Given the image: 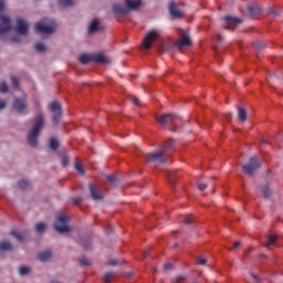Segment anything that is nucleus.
Instances as JSON below:
<instances>
[{"mask_svg":"<svg viewBox=\"0 0 283 283\" xmlns=\"http://www.w3.org/2000/svg\"><path fill=\"white\" fill-rule=\"evenodd\" d=\"M167 49L165 48V45H160L159 48H158V52H159V54H163V52H165Z\"/></svg>","mask_w":283,"mask_h":283,"instance_id":"nucleus-57","label":"nucleus"},{"mask_svg":"<svg viewBox=\"0 0 283 283\" xmlns=\"http://www.w3.org/2000/svg\"><path fill=\"white\" fill-rule=\"evenodd\" d=\"M52 258V252L46 250V251H42L38 254V260H40V262H48V260H50Z\"/></svg>","mask_w":283,"mask_h":283,"instance_id":"nucleus-25","label":"nucleus"},{"mask_svg":"<svg viewBox=\"0 0 283 283\" xmlns=\"http://www.w3.org/2000/svg\"><path fill=\"white\" fill-rule=\"evenodd\" d=\"M145 158L148 163H153L154 165H166L167 163V155L160 149L145 154Z\"/></svg>","mask_w":283,"mask_h":283,"instance_id":"nucleus-7","label":"nucleus"},{"mask_svg":"<svg viewBox=\"0 0 283 283\" xmlns=\"http://www.w3.org/2000/svg\"><path fill=\"white\" fill-rule=\"evenodd\" d=\"M49 109L50 112H52L53 114V117H52V123L53 125H59V123H61V118L63 116V109L61 108V103L59 102H52L50 105H49Z\"/></svg>","mask_w":283,"mask_h":283,"instance_id":"nucleus-10","label":"nucleus"},{"mask_svg":"<svg viewBox=\"0 0 283 283\" xmlns=\"http://www.w3.org/2000/svg\"><path fill=\"white\" fill-rule=\"evenodd\" d=\"M0 92H1V94H7V92H8V83H6V82H1L0 83Z\"/></svg>","mask_w":283,"mask_h":283,"instance_id":"nucleus-45","label":"nucleus"},{"mask_svg":"<svg viewBox=\"0 0 283 283\" xmlns=\"http://www.w3.org/2000/svg\"><path fill=\"white\" fill-rule=\"evenodd\" d=\"M88 191L92 200L101 201L105 199V195L101 190V186H97L96 184H90Z\"/></svg>","mask_w":283,"mask_h":283,"instance_id":"nucleus-12","label":"nucleus"},{"mask_svg":"<svg viewBox=\"0 0 283 283\" xmlns=\"http://www.w3.org/2000/svg\"><path fill=\"white\" fill-rule=\"evenodd\" d=\"M196 260L198 264H201V266H205V264H207V260L202 259V256H197Z\"/></svg>","mask_w":283,"mask_h":283,"instance_id":"nucleus-48","label":"nucleus"},{"mask_svg":"<svg viewBox=\"0 0 283 283\" xmlns=\"http://www.w3.org/2000/svg\"><path fill=\"white\" fill-rule=\"evenodd\" d=\"M213 50H214L216 54H218V48L216 45L213 46Z\"/></svg>","mask_w":283,"mask_h":283,"instance_id":"nucleus-62","label":"nucleus"},{"mask_svg":"<svg viewBox=\"0 0 283 283\" xmlns=\"http://www.w3.org/2000/svg\"><path fill=\"white\" fill-rule=\"evenodd\" d=\"M160 36V30L155 29L147 32L144 36L142 48L144 50H151V46L154 45V41Z\"/></svg>","mask_w":283,"mask_h":283,"instance_id":"nucleus-9","label":"nucleus"},{"mask_svg":"<svg viewBox=\"0 0 283 283\" xmlns=\"http://www.w3.org/2000/svg\"><path fill=\"white\" fill-rule=\"evenodd\" d=\"M217 41H222V35L217 34Z\"/></svg>","mask_w":283,"mask_h":283,"instance_id":"nucleus-61","label":"nucleus"},{"mask_svg":"<svg viewBox=\"0 0 283 283\" xmlns=\"http://www.w3.org/2000/svg\"><path fill=\"white\" fill-rule=\"evenodd\" d=\"M231 113L224 114V117L228 118V120H231Z\"/></svg>","mask_w":283,"mask_h":283,"instance_id":"nucleus-59","label":"nucleus"},{"mask_svg":"<svg viewBox=\"0 0 283 283\" xmlns=\"http://www.w3.org/2000/svg\"><path fill=\"white\" fill-rule=\"evenodd\" d=\"M129 101L134 103V105L140 106V102L138 101V97L136 96H128Z\"/></svg>","mask_w":283,"mask_h":283,"instance_id":"nucleus-46","label":"nucleus"},{"mask_svg":"<svg viewBox=\"0 0 283 283\" xmlns=\"http://www.w3.org/2000/svg\"><path fill=\"white\" fill-rule=\"evenodd\" d=\"M7 105H8V103L4 99H0V112L2 109H6Z\"/></svg>","mask_w":283,"mask_h":283,"instance_id":"nucleus-53","label":"nucleus"},{"mask_svg":"<svg viewBox=\"0 0 283 283\" xmlns=\"http://www.w3.org/2000/svg\"><path fill=\"white\" fill-rule=\"evenodd\" d=\"M252 45L256 52V56H260V52L266 48V44L260 41L254 42Z\"/></svg>","mask_w":283,"mask_h":283,"instance_id":"nucleus-28","label":"nucleus"},{"mask_svg":"<svg viewBox=\"0 0 283 283\" xmlns=\"http://www.w3.org/2000/svg\"><path fill=\"white\" fill-rule=\"evenodd\" d=\"M93 62L99 63L101 65H109L112 63V60L103 53H94L93 54Z\"/></svg>","mask_w":283,"mask_h":283,"instance_id":"nucleus-21","label":"nucleus"},{"mask_svg":"<svg viewBox=\"0 0 283 283\" xmlns=\"http://www.w3.org/2000/svg\"><path fill=\"white\" fill-rule=\"evenodd\" d=\"M248 10L250 14H260V12L262 11V9L256 4L248 7Z\"/></svg>","mask_w":283,"mask_h":283,"instance_id":"nucleus-35","label":"nucleus"},{"mask_svg":"<svg viewBox=\"0 0 283 283\" xmlns=\"http://www.w3.org/2000/svg\"><path fill=\"white\" fill-rule=\"evenodd\" d=\"M8 251H14V245L9 240H3L0 242V253H6Z\"/></svg>","mask_w":283,"mask_h":283,"instance_id":"nucleus-23","label":"nucleus"},{"mask_svg":"<svg viewBox=\"0 0 283 283\" xmlns=\"http://www.w3.org/2000/svg\"><path fill=\"white\" fill-rule=\"evenodd\" d=\"M262 168V163H260V158L258 156H253L249 159L247 164L242 166V169L247 176L253 177L259 169Z\"/></svg>","mask_w":283,"mask_h":283,"instance_id":"nucleus-6","label":"nucleus"},{"mask_svg":"<svg viewBox=\"0 0 283 283\" xmlns=\"http://www.w3.org/2000/svg\"><path fill=\"white\" fill-rule=\"evenodd\" d=\"M80 266H92V260L86 256H82L78 259Z\"/></svg>","mask_w":283,"mask_h":283,"instance_id":"nucleus-31","label":"nucleus"},{"mask_svg":"<svg viewBox=\"0 0 283 283\" xmlns=\"http://www.w3.org/2000/svg\"><path fill=\"white\" fill-rule=\"evenodd\" d=\"M266 81H268L270 87H273V83H277V81H280V76L274 73L272 75V80L266 78Z\"/></svg>","mask_w":283,"mask_h":283,"instance_id":"nucleus-39","label":"nucleus"},{"mask_svg":"<svg viewBox=\"0 0 283 283\" xmlns=\"http://www.w3.org/2000/svg\"><path fill=\"white\" fill-rule=\"evenodd\" d=\"M113 277H116V273L115 272H108V273L104 274L103 281L105 283H109V282H112Z\"/></svg>","mask_w":283,"mask_h":283,"instance_id":"nucleus-36","label":"nucleus"},{"mask_svg":"<svg viewBox=\"0 0 283 283\" xmlns=\"http://www.w3.org/2000/svg\"><path fill=\"white\" fill-rule=\"evenodd\" d=\"M240 247V241L234 242V249H238Z\"/></svg>","mask_w":283,"mask_h":283,"instance_id":"nucleus-60","label":"nucleus"},{"mask_svg":"<svg viewBox=\"0 0 283 283\" xmlns=\"http://www.w3.org/2000/svg\"><path fill=\"white\" fill-rule=\"evenodd\" d=\"M61 8H72L74 6V0H57Z\"/></svg>","mask_w":283,"mask_h":283,"instance_id":"nucleus-30","label":"nucleus"},{"mask_svg":"<svg viewBox=\"0 0 283 283\" xmlns=\"http://www.w3.org/2000/svg\"><path fill=\"white\" fill-rule=\"evenodd\" d=\"M260 192L264 200H271L273 198V185L271 181H265L260 186Z\"/></svg>","mask_w":283,"mask_h":283,"instance_id":"nucleus-14","label":"nucleus"},{"mask_svg":"<svg viewBox=\"0 0 283 283\" xmlns=\"http://www.w3.org/2000/svg\"><path fill=\"white\" fill-rule=\"evenodd\" d=\"M11 85H12L13 90H20L19 78H17V76H11Z\"/></svg>","mask_w":283,"mask_h":283,"instance_id":"nucleus-40","label":"nucleus"},{"mask_svg":"<svg viewBox=\"0 0 283 283\" xmlns=\"http://www.w3.org/2000/svg\"><path fill=\"white\" fill-rule=\"evenodd\" d=\"M180 8V3H176L171 1L168 7V12L171 19H182V12L178 10Z\"/></svg>","mask_w":283,"mask_h":283,"instance_id":"nucleus-17","label":"nucleus"},{"mask_svg":"<svg viewBox=\"0 0 283 283\" xmlns=\"http://www.w3.org/2000/svg\"><path fill=\"white\" fill-rule=\"evenodd\" d=\"M4 9H6V1L0 0V12H3Z\"/></svg>","mask_w":283,"mask_h":283,"instance_id":"nucleus-56","label":"nucleus"},{"mask_svg":"<svg viewBox=\"0 0 283 283\" xmlns=\"http://www.w3.org/2000/svg\"><path fill=\"white\" fill-rule=\"evenodd\" d=\"M221 21L226 22L224 30H235L242 23V19L232 15L222 17Z\"/></svg>","mask_w":283,"mask_h":283,"instance_id":"nucleus-13","label":"nucleus"},{"mask_svg":"<svg viewBox=\"0 0 283 283\" xmlns=\"http://www.w3.org/2000/svg\"><path fill=\"white\" fill-rule=\"evenodd\" d=\"M75 169H76V171H78V174H81V176L85 175V170L83 169V164L75 163Z\"/></svg>","mask_w":283,"mask_h":283,"instance_id":"nucleus-43","label":"nucleus"},{"mask_svg":"<svg viewBox=\"0 0 283 283\" xmlns=\"http://www.w3.org/2000/svg\"><path fill=\"white\" fill-rule=\"evenodd\" d=\"M49 147L52 149V151H56V149L61 147V144L59 143V139L52 137L49 142Z\"/></svg>","mask_w":283,"mask_h":283,"instance_id":"nucleus-29","label":"nucleus"},{"mask_svg":"<svg viewBox=\"0 0 283 283\" xmlns=\"http://www.w3.org/2000/svg\"><path fill=\"white\" fill-rule=\"evenodd\" d=\"M45 229H48V226L43 222H39L35 224L36 233H45Z\"/></svg>","mask_w":283,"mask_h":283,"instance_id":"nucleus-33","label":"nucleus"},{"mask_svg":"<svg viewBox=\"0 0 283 283\" xmlns=\"http://www.w3.org/2000/svg\"><path fill=\"white\" fill-rule=\"evenodd\" d=\"M61 163H62V167H67V165H70V156L63 153L61 157Z\"/></svg>","mask_w":283,"mask_h":283,"instance_id":"nucleus-37","label":"nucleus"},{"mask_svg":"<svg viewBox=\"0 0 283 283\" xmlns=\"http://www.w3.org/2000/svg\"><path fill=\"white\" fill-rule=\"evenodd\" d=\"M14 32L17 34L9 39L10 43H23V40L28 39V34H30V23L22 18H18Z\"/></svg>","mask_w":283,"mask_h":283,"instance_id":"nucleus-2","label":"nucleus"},{"mask_svg":"<svg viewBox=\"0 0 283 283\" xmlns=\"http://www.w3.org/2000/svg\"><path fill=\"white\" fill-rule=\"evenodd\" d=\"M11 235L13 238H15V240H18V242H22L23 241V235L22 234H19L17 231H11Z\"/></svg>","mask_w":283,"mask_h":283,"instance_id":"nucleus-44","label":"nucleus"},{"mask_svg":"<svg viewBox=\"0 0 283 283\" xmlns=\"http://www.w3.org/2000/svg\"><path fill=\"white\" fill-rule=\"evenodd\" d=\"M126 277H128V279L134 277V272H128V273H126Z\"/></svg>","mask_w":283,"mask_h":283,"instance_id":"nucleus-58","label":"nucleus"},{"mask_svg":"<svg viewBox=\"0 0 283 283\" xmlns=\"http://www.w3.org/2000/svg\"><path fill=\"white\" fill-rule=\"evenodd\" d=\"M187 280V275H177L175 279H172V283H182Z\"/></svg>","mask_w":283,"mask_h":283,"instance_id":"nucleus-42","label":"nucleus"},{"mask_svg":"<svg viewBox=\"0 0 283 283\" xmlns=\"http://www.w3.org/2000/svg\"><path fill=\"white\" fill-rule=\"evenodd\" d=\"M260 258H261V259H262V258H265V259H266V255H264V254H261V255H260Z\"/></svg>","mask_w":283,"mask_h":283,"instance_id":"nucleus-64","label":"nucleus"},{"mask_svg":"<svg viewBox=\"0 0 283 283\" xmlns=\"http://www.w3.org/2000/svg\"><path fill=\"white\" fill-rule=\"evenodd\" d=\"M53 228L62 235L63 233H70V217L63 213L57 214Z\"/></svg>","mask_w":283,"mask_h":283,"instance_id":"nucleus-4","label":"nucleus"},{"mask_svg":"<svg viewBox=\"0 0 283 283\" xmlns=\"http://www.w3.org/2000/svg\"><path fill=\"white\" fill-rule=\"evenodd\" d=\"M80 63H83V65H87V63H92L94 61V54H82L78 57Z\"/></svg>","mask_w":283,"mask_h":283,"instance_id":"nucleus-26","label":"nucleus"},{"mask_svg":"<svg viewBox=\"0 0 283 283\" xmlns=\"http://www.w3.org/2000/svg\"><path fill=\"white\" fill-rule=\"evenodd\" d=\"M160 150L164 151V155L167 157V154L176 147V140L174 138H169L168 140L159 144Z\"/></svg>","mask_w":283,"mask_h":283,"instance_id":"nucleus-19","label":"nucleus"},{"mask_svg":"<svg viewBox=\"0 0 283 283\" xmlns=\"http://www.w3.org/2000/svg\"><path fill=\"white\" fill-rule=\"evenodd\" d=\"M167 176L169 185H171V187H176V175L171 172V170H168Z\"/></svg>","mask_w":283,"mask_h":283,"instance_id":"nucleus-32","label":"nucleus"},{"mask_svg":"<svg viewBox=\"0 0 283 283\" xmlns=\"http://www.w3.org/2000/svg\"><path fill=\"white\" fill-rule=\"evenodd\" d=\"M197 187L199 191H205V189H207V184H197Z\"/></svg>","mask_w":283,"mask_h":283,"instance_id":"nucleus-54","label":"nucleus"},{"mask_svg":"<svg viewBox=\"0 0 283 283\" xmlns=\"http://www.w3.org/2000/svg\"><path fill=\"white\" fill-rule=\"evenodd\" d=\"M78 243L84 249H90V247H92V241L90 240V235L88 234L80 235Z\"/></svg>","mask_w":283,"mask_h":283,"instance_id":"nucleus-24","label":"nucleus"},{"mask_svg":"<svg viewBox=\"0 0 283 283\" xmlns=\"http://www.w3.org/2000/svg\"><path fill=\"white\" fill-rule=\"evenodd\" d=\"M43 127H45V115L43 113H38L34 116L32 127L27 135L29 147H39V137L41 136Z\"/></svg>","mask_w":283,"mask_h":283,"instance_id":"nucleus-1","label":"nucleus"},{"mask_svg":"<svg viewBox=\"0 0 283 283\" xmlns=\"http://www.w3.org/2000/svg\"><path fill=\"white\" fill-rule=\"evenodd\" d=\"M147 255H149V253H148V252H145V253H144V256L147 258Z\"/></svg>","mask_w":283,"mask_h":283,"instance_id":"nucleus-63","label":"nucleus"},{"mask_svg":"<svg viewBox=\"0 0 283 283\" xmlns=\"http://www.w3.org/2000/svg\"><path fill=\"white\" fill-rule=\"evenodd\" d=\"M10 30H12V21L10 20V17H0V34H6L7 32H10Z\"/></svg>","mask_w":283,"mask_h":283,"instance_id":"nucleus-16","label":"nucleus"},{"mask_svg":"<svg viewBox=\"0 0 283 283\" xmlns=\"http://www.w3.org/2000/svg\"><path fill=\"white\" fill-rule=\"evenodd\" d=\"M250 275L253 277V280L256 282V283H260L262 282V277H260L259 275H256L255 273L251 272Z\"/></svg>","mask_w":283,"mask_h":283,"instance_id":"nucleus-50","label":"nucleus"},{"mask_svg":"<svg viewBox=\"0 0 283 283\" xmlns=\"http://www.w3.org/2000/svg\"><path fill=\"white\" fill-rule=\"evenodd\" d=\"M178 118V116L171 114V113H167L164 114L159 117L156 118L157 123H159V125H161V127H167V125H172V130H176V119Z\"/></svg>","mask_w":283,"mask_h":283,"instance_id":"nucleus-11","label":"nucleus"},{"mask_svg":"<svg viewBox=\"0 0 283 283\" xmlns=\"http://www.w3.org/2000/svg\"><path fill=\"white\" fill-rule=\"evenodd\" d=\"M182 224H193V219H191V217H187L186 220L182 221Z\"/></svg>","mask_w":283,"mask_h":283,"instance_id":"nucleus-51","label":"nucleus"},{"mask_svg":"<svg viewBox=\"0 0 283 283\" xmlns=\"http://www.w3.org/2000/svg\"><path fill=\"white\" fill-rule=\"evenodd\" d=\"M178 31L179 38L174 43V46L177 48L179 52H182L184 48H190L192 41L191 38L189 36V31L184 29H178Z\"/></svg>","mask_w":283,"mask_h":283,"instance_id":"nucleus-5","label":"nucleus"},{"mask_svg":"<svg viewBox=\"0 0 283 283\" xmlns=\"http://www.w3.org/2000/svg\"><path fill=\"white\" fill-rule=\"evenodd\" d=\"M237 111H238L237 119L239 120V123H241V124L247 123V118H248L247 108L243 106H238Z\"/></svg>","mask_w":283,"mask_h":283,"instance_id":"nucleus-22","label":"nucleus"},{"mask_svg":"<svg viewBox=\"0 0 283 283\" xmlns=\"http://www.w3.org/2000/svg\"><path fill=\"white\" fill-rule=\"evenodd\" d=\"M103 27H101V20L98 19H93L90 21L88 27H87V34H96V32H102Z\"/></svg>","mask_w":283,"mask_h":283,"instance_id":"nucleus-18","label":"nucleus"},{"mask_svg":"<svg viewBox=\"0 0 283 283\" xmlns=\"http://www.w3.org/2000/svg\"><path fill=\"white\" fill-rule=\"evenodd\" d=\"M18 187L22 191H25V189H28L30 187V181L22 179V180L18 181Z\"/></svg>","mask_w":283,"mask_h":283,"instance_id":"nucleus-34","label":"nucleus"},{"mask_svg":"<svg viewBox=\"0 0 283 283\" xmlns=\"http://www.w3.org/2000/svg\"><path fill=\"white\" fill-rule=\"evenodd\" d=\"M13 109L18 112V114H23L28 109V102L23 97H17L13 101Z\"/></svg>","mask_w":283,"mask_h":283,"instance_id":"nucleus-15","label":"nucleus"},{"mask_svg":"<svg viewBox=\"0 0 283 283\" xmlns=\"http://www.w3.org/2000/svg\"><path fill=\"white\" fill-rule=\"evenodd\" d=\"M105 182H106V185H108V187L116 189V187H118V185H120V182H123V179L116 177V175H106Z\"/></svg>","mask_w":283,"mask_h":283,"instance_id":"nucleus-20","label":"nucleus"},{"mask_svg":"<svg viewBox=\"0 0 283 283\" xmlns=\"http://www.w3.org/2000/svg\"><path fill=\"white\" fill-rule=\"evenodd\" d=\"M277 240V237H273V235H270L268 238V241L265 243V247L269 249V247H271V244H275V241Z\"/></svg>","mask_w":283,"mask_h":283,"instance_id":"nucleus-41","label":"nucleus"},{"mask_svg":"<svg viewBox=\"0 0 283 283\" xmlns=\"http://www.w3.org/2000/svg\"><path fill=\"white\" fill-rule=\"evenodd\" d=\"M34 48H35L36 52H40V53H43V52H45V50H48L45 44H43L41 42L35 43Z\"/></svg>","mask_w":283,"mask_h":283,"instance_id":"nucleus-38","label":"nucleus"},{"mask_svg":"<svg viewBox=\"0 0 283 283\" xmlns=\"http://www.w3.org/2000/svg\"><path fill=\"white\" fill-rule=\"evenodd\" d=\"M32 273V268L28 266V265H21L19 268V275H21V277H25L28 275H30Z\"/></svg>","mask_w":283,"mask_h":283,"instance_id":"nucleus-27","label":"nucleus"},{"mask_svg":"<svg viewBox=\"0 0 283 283\" xmlns=\"http://www.w3.org/2000/svg\"><path fill=\"white\" fill-rule=\"evenodd\" d=\"M174 269V264L171 263H165L164 265V271H172Z\"/></svg>","mask_w":283,"mask_h":283,"instance_id":"nucleus-52","label":"nucleus"},{"mask_svg":"<svg viewBox=\"0 0 283 283\" xmlns=\"http://www.w3.org/2000/svg\"><path fill=\"white\" fill-rule=\"evenodd\" d=\"M54 22L49 19H42L35 24V30L36 32H40V34H54Z\"/></svg>","mask_w":283,"mask_h":283,"instance_id":"nucleus-8","label":"nucleus"},{"mask_svg":"<svg viewBox=\"0 0 283 283\" xmlns=\"http://www.w3.org/2000/svg\"><path fill=\"white\" fill-rule=\"evenodd\" d=\"M268 14H273L274 17H280V12H277L275 9L273 8H269L268 9Z\"/></svg>","mask_w":283,"mask_h":283,"instance_id":"nucleus-49","label":"nucleus"},{"mask_svg":"<svg viewBox=\"0 0 283 283\" xmlns=\"http://www.w3.org/2000/svg\"><path fill=\"white\" fill-rule=\"evenodd\" d=\"M108 266H118V261H116V260H111V261H108Z\"/></svg>","mask_w":283,"mask_h":283,"instance_id":"nucleus-55","label":"nucleus"},{"mask_svg":"<svg viewBox=\"0 0 283 283\" xmlns=\"http://www.w3.org/2000/svg\"><path fill=\"white\" fill-rule=\"evenodd\" d=\"M143 6V0H125L124 4H113L114 14L125 15L138 10Z\"/></svg>","mask_w":283,"mask_h":283,"instance_id":"nucleus-3","label":"nucleus"},{"mask_svg":"<svg viewBox=\"0 0 283 283\" xmlns=\"http://www.w3.org/2000/svg\"><path fill=\"white\" fill-rule=\"evenodd\" d=\"M71 200L74 205H81V202H83V197H73Z\"/></svg>","mask_w":283,"mask_h":283,"instance_id":"nucleus-47","label":"nucleus"}]
</instances>
